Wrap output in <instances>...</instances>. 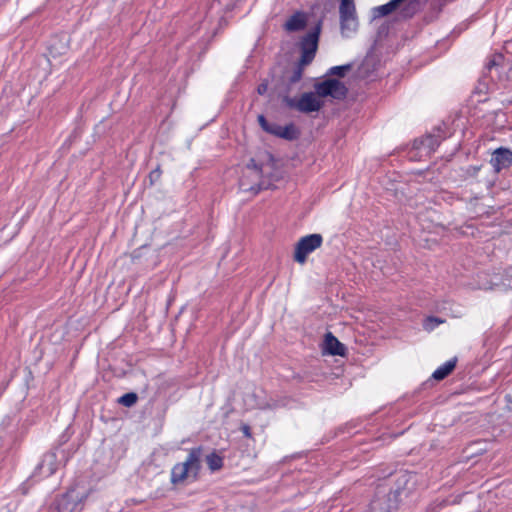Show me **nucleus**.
<instances>
[{
  "instance_id": "nucleus-1",
  "label": "nucleus",
  "mask_w": 512,
  "mask_h": 512,
  "mask_svg": "<svg viewBox=\"0 0 512 512\" xmlns=\"http://www.w3.org/2000/svg\"><path fill=\"white\" fill-rule=\"evenodd\" d=\"M199 450L192 451L183 461L175 464L171 470V483L183 486L197 479L200 470Z\"/></svg>"
},
{
  "instance_id": "nucleus-2",
  "label": "nucleus",
  "mask_w": 512,
  "mask_h": 512,
  "mask_svg": "<svg viewBox=\"0 0 512 512\" xmlns=\"http://www.w3.org/2000/svg\"><path fill=\"white\" fill-rule=\"evenodd\" d=\"M417 3L412 0H390L388 3L374 7L372 10L373 18H381L400 9L403 18H411L417 9Z\"/></svg>"
},
{
  "instance_id": "nucleus-3",
  "label": "nucleus",
  "mask_w": 512,
  "mask_h": 512,
  "mask_svg": "<svg viewBox=\"0 0 512 512\" xmlns=\"http://www.w3.org/2000/svg\"><path fill=\"white\" fill-rule=\"evenodd\" d=\"M321 32V23L319 22L313 29L307 32L299 42L301 52L300 61L302 64H311L315 58L319 36Z\"/></svg>"
},
{
  "instance_id": "nucleus-4",
  "label": "nucleus",
  "mask_w": 512,
  "mask_h": 512,
  "mask_svg": "<svg viewBox=\"0 0 512 512\" xmlns=\"http://www.w3.org/2000/svg\"><path fill=\"white\" fill-rule=\"evenodd\" d=\"M283 101L287 107L296 109L302 113L317 112L322 108L324 104L316 92H305L300 96L299 99L285 97Z\"/></svg>"
},
{
  "instance_id": "nucleus-5",
  "label": "nucleus",
  "mask_w": 512,
  "mask_h": 512,
  "mask_svg": "<svg viewBox=\"0 0 512 512\" xmlns=\"http://www.w3.org/2000/svg\"><path fill=\"white\" fill-rule=\"evenodd\" d=\"M323 242L320 234H310L302 237L296 244L294 260L300 264L305 263L307 256L318 249Z\"/></svg>"
},
{
  "instance_id": "nucleus-6",
  "label": "nucleus",
  "mask_w": 512,
  "mask_h": 512,
  "mask_svg": "<svg viewBox=\"0 0 512 512\" xmlns=\"http://www.w3.org/2000/svg\"><path fill=\"white\" fill-rule=\"evenodd\" d=\"M315 91L320 97L331 96L334 99H344L347 95L346 86L336 79H327L315 84Z\"/></svg>"
},
{
  "instance_id": "nucleus-7",
  "label": "nucleus",
  "mask_w": 512,
  "mask_h": 512,
  "mask_svg": "<svg viewBox=\"0 0 512 512\" xmlns=\"http://www.w3.org/2000/svg\"><path fill=\"white\" fill-rule=\"evenodd\" d=\"M490 164L495 172H500L512 165V151L508 148H497L491 156Z\"/></svg>"
},
{
  "instance_id": "nucleus-8",
  "label": "nucleus",
  "mask_w": 512,
  "mask_h": 512,
  "mask_svg": "<svg viewBox=\"0 0 512 512\" xmlns=\"http://www.w3.org/2000/svg\"><path fill=\"white\" fill-rule=\"evenodd\" d=\"M397 487L396 489L391 492V496L398 501V498L402 495L409 494L415 486V480L414 477L408 474H401L397 478Z\"/></svg>"
},
{
  "instance_id": "nucleus-9",
  "label": "nucleus",
  "mask_w": 512,
  "mask_h": 512,
  "mask_svg": "<svg viewBox=\"0 0 512 512\" xmlns=\"http://www.w3.org/2000/svg\"><path fill=\"white\" fill-rule=\"evenodd\" d=\"M323 351L333 356H344L346 347L331 332H327L324 338Z\"/></svg>"
},
{
  "instance_id": "nucleus-10",
  "label": "nucleus",
  "mask_w": 512,
  "mask_h": 512,
  "mask_svg": "<svg viewBox=\"0 0 512 512\" xmlns=\"http://www.w3.org/2000/svg\"><path fill=\"white\" fill-rule=\"evenodd\" d=\"M398 502L391 494L377 497L371 502L372 512H394L397 509Z\"/></svg>"
},
{
  "instance_id": "nucleus-11",
  "label": "nucleus",
  "mask_w": 512,
  "mask_h": 512,
  "mask_svg": "<svg viewBox=\"0 0 512 512\" xmlns=\"http://www.w3.org/2000/svg\"><path fill=\"white\" fill-rule=\"evenodd\" d=\"M59 452L58 454L54 450H50L44 456L43 466H46L51 473L56 471L65 462L63 450Z\"/></svg>"
},
{
  "instance_id": "nucleus-12",
  "label": "nucleus",
  "mask_w": 512,
  "mask_h": 512,
  "mask_svg": "<svg viewBox=\"0 0 512 512\" xmlns=\"http://www.w3.org/2000/svg\"><path fill=\"white\" fill-rule=\"evenodd\" d=\"M269 133L286 140H293L297 137V132L293 124L286 126L272 124Z\"/></svg>"
},
{
  "instance_id": "nucleus-13",
  "label": "nucleus",
  "mask_w": 512,
  "mask_h": 512,
  "mask_svg": "<svg viewBox=\"0 0 512 512\" xmlns=\"http://www.w3.org/2000/svg\"><path fill=\"white\" fill-rule=\"evenodd\" d=\"M306 26V17L301 12L294 13L288 18L284 27L289 32L300 31Z\"/></svg>"
},
{
  "instance_id": "nucleus-14",
  "label": "nucleus",
  "mask_w": 512,
  "mask_h": 512,
  "mask_svg": "<svg viewBox=\"0 0 512 512\" xmlns=\"http://www.w3.org/2000/svg\"><path fill=\"white\" fill-rule=\"evenodd\" d=\"M456 363L457 358H452L446 361L433 372L432 378L438 381L443 380L454 370Z\"/></svg>"
},
{
  "instance_id": "nucleus-15",
  "label": "nucleus",
  "mask_w": 512,
  "mask_h": 512,
  "mask_svg": "<svg viewBox=\"0 0 512 512\" xmlns=\"http://www.w3.org/2000/svg\"><path fill=\"white\" fill-rule=\"evenodd\" d=\"M341 34L343 37H351L358 29L357 18H340Z\"/></svg>"
},
{
  "instance_id": "nucleus-16",
  "label": "nucleus",
  "mask_w": 512,
  "mask_h": 512,
  "mask_svg": "<svg viewBox=\"0 0 512 512\" xmlns=\"http://www.w3.org/2000/svg\"><path fill=\"white\" fill-rule=\"evenodd\" d=\"M205 462L209 470L215 472L223 467V456L216 451H212L205 455Z\"/></svg>"
},
{
  "instance_id": "nucleus-17",
  "label": "nucleus",
  "mask_w": 512,
  "mask_h": 512,
  "mask_svg": "<svg viewBox=\"0 0 512 512\" xmlns=\"http://www.w3.org/2000/svg\"><path fill=\"white\" fill-rule=\"evenodd\" d=\"M339 13L340 18H357L354 0H341Z\"/></svg>"
},
{
  "instance_id": "nucleus-18",
  "label": "nucleus",
  "mask_w": 512,
  "mask_h": 512,
  "mask_svg": "<svg viewBox=\"0 0 512 512\" xmlns=\"http://www.w3.org/2000/svg\"><path fill=\"white\" fill-rule=\"evenodd\" d=\"M440 138L434 135H428L420 141V149L425 150L427 153H431L436 150L440 145Z\"/></svg>"
},
{
  "instance_id": "nucleus-19",
  "label": "nucleus",
  "mask_w": 512,
  "mask_h": 512,
  "mask_svg": "<svg viewBox=\"0 0 512 512\" xmlns=\"http://www.w3.org/2000/svg\"><path fill=\"white\" fill-rule=\"evenodd\" d=\"M309 64H302L300 60L294 65L290 75L287 77V82L290 85H293L299 82L303 76V72L306 66Z\"/></svg>"
},
{
  "instance_id": "nucleus-20",
  "label": "nucleus",
  "mask_w": 512,
  "mask_h": 512,
  "mask_svg": "<svg viewBox=\"0 0 512 512\" xmlns=\"http://www.w3.org/2000/svg\"><path fill=\"white\" fill-rule=\"evenodd\" d=\"M137 400H138L137 394L134 392H129V393L122 395L118 399V403L125 407H132L136 404Z\"/></svg>"
},
{
  "instance_id": "nucleus-21",
  "label": "nucleus",
  "mask_w": 512,
  "mask_h": 512,
  "mask_svg": "<svg viewBox=\"0 0 512 512\" xmlns=\"http://www.w3.org/2000/svg\"><path fill=\"white\" fill-rule=\"evenodd\" d=\"M351 68H352L351 64L333 66L328 70L327 74L344 77L346 75V73L351 70Z\"/></svg>"
},
{
  "instance_id": "nucleus-22",
  "label": "nucleus",
  "mask_w": 512,
  "mask_h": 512,
  "mask_svg": "<svg viewBox=\"0 0 512 512\" xmlns=\"http://www.w3.org/2000/svg\"><path fill=\"white\" fill-rule=\"evenodd\" d=\"M444 323V320L438 317H427L423 322V327L426 331L430 332L434 330L438 325Z\"/></svg>"
},
{
  "instance_id": "nucleus-23",
  "label": "nucleus",
  "mask_w": 512,
  "mask_h": 512,
  "mask_svg": "<svg viewBox=\"0 0 512 512\" xmlns=\"http://www.w3.org/2000/svg\"><path fill=\"white\" fill-rule=\"evenodd\" d=\"M258 122H259L260 126L263 128V130H265L266 132L269 133V131L272 127V124L268 123V121L266 120L264 115L258 116Z\"/></svg>"
},
{
  "instance_id": "nucleus-24",
  "label": "nucleus",
  "mask_w": 512,
  "mask_h": 512,
  "mask_svg": "<svg viewBox=\"0 0 512 512\" xmlns=\"http://www.w3.org/2000/svg\"><path fill=\"white\" fill-rule=\"evenodd\" d=\"M160 175H161V172H160V170L157 168V169H155V170H153V171H151V172H150V174H149V178H150L151 182H153V181L158 180V179L160 178Z\"/></svg>"
},
{
  "instance_id": "nucleus-25",
  "label": "nucleus",
  "mask_w": 512,
  "mask_h": 512,
  "mask_svg": "<svg viewBox=\"0 0 512 512\" xmlns=\"http://www.w3.org/2000/svg\"><path fill=\"white\" fill-rule=\"evenodd\" d=\"M267 89H268V84L267 83H261L257 87V92H258V94L263 95V94H265L267 92Z\"/></svg>"
},
{
  "instance_id": "nucleus-26",
  "label": "nucleus",
  "mask_w": 512,
  "mask_h": 512,
  "mask_svg": "<svg viewBox=\"0 0 512 512\" xmlns=\"http://www.w3.org/2000/svg\"><path fill=\"white\" fill-rule=\"evenodd\" d=\"M241 431L242 433L246 436V437H250L251 436V429H250V426L247 425V424H243L241 425Z\"/></svg>"
}]
</instances>
